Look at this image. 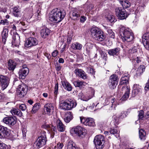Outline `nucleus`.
Masks as SVG:
<instances>
[{
	"instance_id": "obj_1",
	"label": "nucleus",
	"mask_w": 149,
	"mask_h": 149,
	"mask_svg": "<svg viewBox=\"0 0 149 149\" xmlns=\"http://www.w3.org/2000/svg\"><path fill=\"white\" fill-rule=\"evenodd\" d=\"M65 12L63 10H61L56 8L53 9L50 13L49 19L52 22L58 23L61 21L64 18Z\"/></svg>"
},
{
	"instance_id": "obj_2",
	"label": "nucleus",
	"mask_w": 149,
	"mask_h": 149,
	"mask_svg": "<svg viewBox=\"0 0 149 149\" xmlns=\"http://www.w3.org/2000/svg\"><path fill=\"white\" fill-rule=\"evenodd\" d=\"M60 105L61 109L64 110H70L75 107L77 103L74 100L71 99H68L61 101Z\"/></svg>"
},
{
	"instance_id": "obj_3",
	"label": "nucleus",
	"mask_w": 149,
	"mask_h": 149,
	"mask_svg": "<svg viewBox=\"0 0 149 149\" xmlns=\"http://www.w3.org/2000/svg\"><path fill=\"white\" fill-rule=\"evenodd\" d=\"M47 139L45 135H42L38 137L37 141L33 144V149H38L43 146L46 143Z\"/></svg>"
},
{
	"instance_id": "obj_4",
	"label": "nucleus",
	"mask_w": 149,
	"mask_h": 149,
	"mask_svg": "<svg viewBox=\"0 0 149 149\" xmlns=\"http://www.w3.org/2000/svg\"><path fill=\"white\" fill-rule=\"evenodd\" d=\"M119 36H121V37H134V36L132 31L129 29L124 26L120 28Z\"/></svg>"
},
{
	"instance_id": "obj_5",
	"label": "nucleus",
	"mask_w": 149,
	"mask_h": 149,
	"mask_svg": "<svg viewBox=\"0 0 149 149\" xmlns=\"http://www.w3.org/2000/svg\"><path fill=\"white\" fill-rule=\"evenodd\" d=\"M116 15L118 19L123 20L126 19L128 16L127 12L123 8L121 7L116 8L115 9Z\"/></svg>"
},
{
	"instance_id": "obj_6",
	"label": "nucleus",
	"mask_w": 149,
	"mask_h": 149,
	"mask_svg": "<svg viewBox=\"0 0 149 149\" xmlns=\"http://www.w3.org/2000/svg\"><path fill=\"white\" fill-rule=\"evenodd\" d=\"M80 119L81 123L85 125L90 127H93L95 125L94 120L92 118L80 116Z\"/></svg>"
},
{
	"instance_id": "obj_7",
	"label": "nucleus",
	"mask_w": 149,
	"mask_h": 149,
	"mask_svg": "<svg viewBox=\"0 0 149 149\" xmlns=\"http://www.w3.org/2000/svg\"><path fill=\"white\" fill-rule=\"evenodd\" d=\"M90 31L92 37H104V36L103 31L98 27L93 26L91 29Z\"/></svg>"
},
{
	"instance_id": "obj_8",
	"label": "nucleus",
	"mask_w": 149,
	"mask_h": 149,
	"mask_svg": "<svg viewBox=\"0 0 149 149\" xmlns=\"http://www.w3.org/2000/svg\"><path fill=\"white\" fill-rule=\"evenodd\" d=\"M104 138L103 135H99L96 136L94 140V143L97 149H102L104 147L103 144L102 145V141H104Z\"/></svg>"
},
{
	"instance_id": "obj_9",
	"label": "nucleus",
	"mask_w": 149,
	"mask_h": 149,
	"mask_svg": "<svg viewBox=\"0 0 149 149\" xmlns=\"http://www.w3.org/2000/svg\"><path fill=\"white\" fill-rule=\"evenodd\" d=\"M118 81V76L116 74H112L110 77L109 85L110 88L113 89L117 85Z\"/></svg>"
},
{
	"instance_id": "obj_10",
	"label": "nucleus",
	"mask_w": 149,
	"mask_h": 149,
	"mask_svg": "<svg viewBox=\"0 0 149 149\" xmlns=\"http://www.w3.org/2000/svg\"><path fill=\"white\" fill-rule=\"evenodd\" d=\"M86 130L83 127L81 126H77L73 127L71 130V131L74 132L79 136L81 135H84L86 133Z\"/></svg>"
},
{
	"instance_id": "obj_11",
	"label": "nucleus",
	"mask_w": 149,
	"mask_h": 149,
	"mask_svg": "<svg viewBox=\"0 0 149 149\" xmlns=\"http://www.w3.org/2000/svg\"><path fill=\"white\" fill-rule=\"evenodd\" d=\"M29 72V69L26 65H24L22 68L19 70L18 73L19 78L22 79H24L28 75Z\"/></svg>"
},
{
	"instance_id": "obj_12",
	"label": "nucleus",
	"mask_w": 149,
	"mask_h": 149,
	"mask_svg": "<svg viewBox=\"0 0 149 149\" xmlns=\"http://www.w3.org/2000/svg\"><path fill=\"white\" fill-rule=\"evenodd\" d=\"M9 83V79L6 76H0V84L3 89L6 88Z\"/></svg>"
},
{
	"instance_id": "obj_13",
	"label": "nucleus",
	"mask_w": 149,
	"mask_h": 149,
	"mask_svg": "<svg viewBox=\"0 0 149 149\" xmlns=\"http://www.w3.org/2000/svg\"><path fill=\"white\" fill-rule=\"evenodd\" d=\"M38 43V42L36 38H28L26 41L25 46L28 48L36 45Z\"/></svg>"
},
{
	"instance_id": "obj_14",
	"label": "nucleus",
	"mask_w": 149,
	"mask_h": 149,
	"mask_svg": "<svg viewBox=\"0 0 149 149\" xmlns=\"http://www.w3.org/2000/svg\"><path fill=\"white\" fill-rule=\"evenodd\" d=\"M7 127L0 125V138H3L10 135V132Z\"/></svg>"
},
{
	"instance_id": "obj_15",
	"label": "nucleus",
	"mask_w": 149,
	"mask_h": 149,
	"mask_svg": "<svg viewBox=\"0 0 149 149\" xmlns=\"http://www.w3.org/2000/svg\"><path fill=\"white\" fill-rule=\"evenodd\" d=\"M3 122L9 125H13L16 123V119L15 117H8L4 118Z\"/></svg>"
},
{
	"instance_id": "obj_16",
	"label": "nucleus",
	"mask_w": 149,
	"mask_h": 149,
	"mask_svg": "<svg viewBox=\"0 0 149 149\" xmlns=\"http://www.w3.org/2000/svg\"><path fill=\"white\" fill-rule=\"evenodd\" d=\"M20 91V95H21V97H24L28 91V87L25 84H22L19 85L18 88Z\"/></svg>"
},
{
	"instance_id": "obj_17",
	"label": "nucleus",
	"mask_w": 149,
	"mask_h": 149,
	"mask_svg": "<svg viewBox=\"0 0 149 149\" xmlns=\"http://www.w3.org/2000/svg\"><path fill=\"white\" fill-rule=\"evenodd\" d=\"M91 92L92 95L90 96H88V95H85L83 93H80L78 95L79 98L83 101H87L94 96L95 91L94 90H92Z\"/></svg>"
},
{
	"instance_id": "obj_18",
	"label": "nucleus",
	"mask_w": 149,
	"mask_h": 149,
	"mask_svg": "<svg viewBox=\"0 0 149 149\" xmlns=\"http://www.w3.org/2000/svg\"><path fill=\"white\" fill-rule=\"evenodd\" d=\"M74 72L76 75L83 79H85L87 77V76L86 73L81 69H76L74 71Z\"/></svg>"
},
{
	"instance_id": "obj_19",
	"label": "nucleus",
	"mask_w": 149,
	"mask_h": 149,
	"mask_svg": "<svg viewBox=\"0 0 149 149\" xmlns=\"http://www.w3.org/2000/svg\"><path fill=\"white\" fill-rule=\"evenodd\" d=\"M44 109L46 113L48 115H50L51 112L54 111V107L51 103L46 104L44 106Z\"/></svg>"
},
{
	"instance_id": "obj_20",
	"label": "nucleus",
	"mask_w": 149,
	"mask_h": 149,
	"mask_svg": "<svg viewBox=\"0 0 149 149\" xmlns=\"http://www.w3.org/2000/svg\"><path fill=\"white\" fill-rule=\"evenodd\" d=\"M122 90L123 91H125V93L124 95L122 97L121 99L122 100L125 101L129 97L130 92V88L128 86H124L123 87Z\"/></svg>"
},
{
	"instance_id": "obj_21",
	"label": "nucleus",
	"mask_w": 149,
	"mask_h": 149,
	"mask_svg": "<svg viewBox=\"0 0 149 149\" xmlns=\"http://www.w3.org/2000/svg\"><path fill=\"white\" fill-rule=\"evenodd\" d=\"M8 64V70L11 71H13L14 70L17 65L16 62L14 61L11 59H10L9 60Z\"/></svg>"
},
{
	"instance_id": "obj_22",
	"label": "nucleus",
	"mask_w": 149,
	"mask_h": 149,
	"mask_svg": "<svg viewBox=\"0 0 149 149\" xmlns=\"http://www.w3.org/2000/svg\"><path fill=\"white\" fill-rule=\"evenodd\" d=\"M50 30L48 29L43 27H42L40 31V35L42 37H45L50 34Z\"/></svg>"
},
{
	"instance_id": "obj_23",
	"label": "nucleus",
	"mask_w": 149,
	"mask_h": 149,
	"mask_svg": "<svg viewBox=\"0 0 149 149\" xmlns=\"http://www.w3.org/2000/svg\"><path fill=\"white\" fill-rule=\"evenodd\" d=\"M73 118V116L71 112H68L66 113L64 117V120L66 123H69Z\"/></svg>"
},
{
	"instance_id": "obj_24",
	"label": "nucleus",
	"mask_w": 149,
	"mask_h": 149,
	"mask_svg": "<svg viewBox=\"0 0 149 149\" xmlns=\"http://www.w3.org/2000/svg\"><path fill=\"white\" fill-rule=\"evenodd\" d=\"M56 123L58 130L61 132L64 131L65 130V126L62 122L60 120L58 119Z\"/></svg>"
},
{
	"instance_id": "obj_25",
	"label": "nucleus",
	"mask_w": 149,
	"mask_h": 149,
	"mask_svg": "<svg viewBox=\"0 0 149 149\" xmlns=\"http://www.w3.org/2000/svg\"><path fill=\"white\" fill-rule=\"evenodd\" d=\"M120 49L116 48L114 49H110L109 50L108 53L111 56L118 55L119 53Z\"/></svg>"
},
{
	"instance_id": "obj_26",
	"label": "nucleus",
	"mask_w": 149,
	"mask_h": 149,
	"mask_svg": "<svg viewBox=\"0 0 149 149\" xmlns=\"http://www.w3.org/2000/svg\"><path fill=\"white\" fill-rule=\"evenodd\" d=\"M62 85L64 88L68 91H70L72 90V88L71 84L66 81H62Z\"/></svg>"
},
{
	"instance_id": "obj_27",
	"label": "nucleus",
	"mask_w": 149,
	"mask_h": 149,
	"mask_svg": "<svg viewBox=\"0 0 149 149\" xmlns=\"http://www.w3.org/2000/svg\"><path fill=\"white\" fill-rule=\"evenodd\" d=\"M13 115H16L21 117L22 116V113L20 110L18 109L12 108L10 111Z\"/></svg>"
},
{
	"instance_id": "obj_28",
	"label": "nucleus",
	"mask_w": 149,
	"mask_h": 149,
	"mask_svg": "<svg viewBox=\"0 0 149 149\" xmlns=\"http://www.w3.org/2000/svg\"><path fill=\"white\" fill-rule=\"evenodd\" d=\"M119 2L123 8H127L130 6V3L127 0H120Z\"/></svg>"
},
{
	"instance_id": "obj_29",
	"label": "nucleus",
	"mask_w": 149,
	"mask_h": 149,
	"mask_svg": "<svg viewBox=\"0 0 149 149\" xmlns=\"http://www.w3.org/2000/svg\"><path fill=\"white\" fill-rule=\"evenodd\" d=\"M87 84L83 81H74V84L76 87H79L80 88H82Z\"/></svg>"
},
{
	"instance_id": "obj_30",
	"label": "nucleus",
	"mask_w": 149,
	"mask_h": 149,
	"mask_svg": "<svg viewBox=\"0 0 149 149\" xmlns=\"http://www.w3.org/2000/svg\"><path fill=\"white\" fill-rule=\"evenodd\" d=\"M41 9L40 7H39L38 9L37 10L36 13H34V14L32 16V17H35V19H34V20L37 21V20H39L40 18L41 13L40 11Z\"/></svg>"
},
{
	"instance_id": "obj_31",
	"label": "nucleus",
	"mask_w": 149,
	"mask_h": 149,
	"mask_svg": "<svg viewBox=\"0 0 149 149\" xmlns=\"http://www.w3.org/2000/svg\"><path fill=\"white\" fill-rule=\"evenodd\" d=\"M129 79V77L127 76H123L120 79V84L121 85L127 84L128 82Z\"/></svg>"
},
{
	"instance_id": "obj_32",
	"label": "nucleus",
	"mask_w": 149,
	"mask_h": 149,
	"mask_svg": "<svg viewBox=\"0 0 149 149\" xmlns=\"http://www.w3.org/2000/svg\"><path fill=\"white\" fill-rule=\"evenodd\" d=\"M139 136L140 139L142 141L144 140L146 138V133L143 129L139 130Z\"/></svg>"
},
{
	"instance_id": "obj_33",
	"label": "nucleus",
	"mask_w": 149,
	"mask_h": 149,
	"mask_svg": "<svg viewBox=\"0 0 149 149\" xmlns=\"http://www.w3.org/2000/svg\"><path fill=\"white\" fill-rule=\"evenodd\" d=\"M145 67L143 65H140L139 67L137 70L136 71V74L137 76H139L143 73L145 71Z\"/></svg>"
},
{
	"instance_id": "obj_34",
	"label": "nucleus",
	"mask_w": 149,
	"mask_h": 149,
	"mask_svg": "<svg viewBox=\"0 0 149 149\" xmlns=\"http://www.w3.org/2000/svg\"><path fill=\"white\" fill-rule=\"evenodd\" d=\"M142 41L146 48L149 50V38H142Z\"/></svg>"
},
{
	"instance_id": "obj_35",
	"label": "nucleus",
	"mask_w": 149,
	"mask_h": 149,
	"mask_svg": "<svg viewBox=\"0 0 149 149\" xmlns=\"http://www.w3.org/2000/svg\"><path fill=\"white\" fill-rule=\"evenodd\" d=\"M40 104L39 103H36L33 107L31 112L32 113H35L40 109Z\"/></svg>"
},
{
	"instance_id": "obj_36",
	"label": "nucleus",
	"mask_w": 149,
	"mask_h": 149,
	"mask_svg": "<svg viewBox=\"0 0 149 149\" xmlns=\"http://www.w3.org/2000/svg\"><path fill=\"white\" fill-rule=\"evenodd\" d=\"M80 13L79 11H72L71 14L72 19L74 20L77 19L78 18L80 17Z\"/></svg>"
},
{
	"instance_id": "obj_37",
	"label": "nucleus",
	"mask_w": 149,
	"mask_h": 149,
	"mask_svg": "<svg viewBox=\"0 0 149 149\" xmlns=\"http://www.w3.org/2000/svg\"><path fill=\"white\" fill-rule=\"evenodd\" d=\"M71 47L74 49L80 50L82 47V45L78 42H76L73 43Z\"/></svg>"
},
{
	"instance_id": "obj_38",
	"label": "nucleus",
	"mask_w": 149,
	"mask_h": 149,
	"mask_svg": "<svg viewBox=\"0 0 149 149\" xmlns=\"http://www.w3.org/2000/svg\"><path fill=\"white\" fill-rule=\"evenodd\" d=\"M12 45L15 47H18L20 43V38L16 39V38H13L12 42Z\"/></svg>"
},
{
	"instance_id": "obj_39",
	"label": "nucleus",
	"mask_w": 149,
	"mask_h": 149,
	"mask_svg": "<svg viewBox=\"0 0 149 149\" xmlns=\"http://www.w3.org/2000/svg\"><path fill=\"white\" fill-rule=\"evenodd\" d=\"M67 149H76L75 145L71 141H69L68 143Z\"/></svg>"
},
{
	"instance_id": "obj_40",
	"label": "nucleus",
	"mask_w": 149,
	"mask_h": 149,
	"mask_svg": "<svg viewBox=\"0 0 149 149\" xmlns=\"http://www.w3.org/2000/svg\"><path fill=\"white\" fill-rule=\"evenodd\" d=\"M13 14L14 16L18 17L20 15V12L17 7H14L13 9Z\"/></svg>"
},
{
	"instance_id": "obj_41",
	"label": "nucleus",
	"mask_w": 149,
	"mask_h": 149,
	"mask_svg": "<svg viewBox=\"0 0 149 149\" xmlns=\"http://www.w3.org/2000/svg\"><path fill=\"white\" fill-rule=\"evenodd\" d=\"M111 103H112V105L111 108H110V110H112L113 109L115 110V108L116 107V102H115V99L114 98H112L111 100Z\"/></svg>"
},
{
	"instance_id": "obj_42",
	"label": "nucleus",
	"mask_w": 149,
	"mask_h": 149,
	"mask_svg": "<svg viewBox=\"0 0 149 149\" xmlns=\"http://www.w3.org/2000/svg\"><path fill=\"white\" fill-rule=\"evenodd\" d=\"M58 84L57 83L55 84L54 90V95L55 97H56L58 93Z\"/></svg>"
},
{
	"instance_id": "obj_43",
	"label": "nucleus",
	"mask_w": 149,
	"mask_h": 149,
	"mask_svg": "<svg viewBox=\"0 0 149 149\" xmlns=\"http://www.w3.org/2000/svg\"><path fill=\"white\" fill-rule=\"evenodd\" d=\"M8 30L6 28H4L1 33L2 37H7L8 35Z\"/></svg>"
},
{
	"instance_id": "obj_44",
	"label": "nucleus",
	"mask_w": 149,
	"mask_h": 149,
	"mask_svg": "<svg viewBox=\"0 0 149 149\" xmlns=\"http://www.w3.org/2000/svg\"><path fill=\"white\" fill-rule=\"evenodd\" d=\"M108 20L111 22H114L116 21V20L115 19L114 16L112 15H109L107 17Z\"/></svg>"
},
{
	"instance_id": "obj_45",
	"label": "nucleus",
	"mask_w": 149,
	"mask_h": 149,
	"mask_svg": "<svg viewBox=\"0 0 149 149\" xmlns=\"http://www.w3.org/2000/svg\"><path fill=\"white\" fill-rule=\"evenodd\" d=\"M127 111H123L119 116L120 118L123 119L125 118L127 115Z\"/></svg>"
},
{
	"instance_id": "obj_46",
	"label": "nucleus",
	"mask_w": 149,
	"mask_h": 149,
	"mask_svg": "<svg viewBox=\"0 0 149 149\" xmlns=\"http://www.w3.org/2000/svg\"><path fill=\"white\" fill-rule=\"evenodd\" d=\"M125 43L131 42L133 40V38H120Z\"/></svg>"
},
{
	"instance_id": "obj_47",
	"label": "nucleus",
	"mask_w": 149,
	"mask_h": 149,
	"mask_svg": "<svg viewBox=\"0 0 149 149\" xmlns=\"http://www.w3.org/2000/svg\"><path fill=\"white\" fill-rule=\"evenodd\" d=\"M139 119L142 120L144 116V111L143 110H141L139 111L138 115Z\"/></svg>"
},
{
	"instance_id": "obj_48",
	"label": "nucleus",
	"mask_w": 149,
	"mask_h": 149,
	"mask_svg": "<svg viewBox=\"0 0 149 149\" xmlns=\"http://www.w3.org/2000/svg\"><path fill=\"white\" fill-rule=\"evenodd\" d=\"M9 22L6 19H2L1 20L0 24L3 25H8Z\"/></svg>"
},
{
	"instance_id": "obj_49",
	"label": "nucleus",
	"mask_w": 149,
	"mask_h": 149,
	"mask_svg": "<svg viewBox=\"0 0 149 149\" xmlns=\"http://www.w3.org/2000/svg\"><path fill=\"white\" fill-rule=\"evenodd\" d=\"M109 132L111 133V134H113V135H115L118 134V131L116 129H112L110 128L109 129Z\"/></svg>"
},
{
	"instance_id": "obj_50",
	"label": "nucleus",
	"mask_w": 149,
	"mask_h": 149,
	"mask_svg": "<svg viewBox=\"0 0 149 149\" xmlns=\"http://www.w3.org/2000/svg\"><path fill=\"white\" fill-rule=\"evenodd\" d=\"M8 147L6 145L0 142V149H8Z\"/></svg>"
},
{
	"instance_id": "obj_51",
	"label": "nucleus",
	"mask_w": 149,
	"mask_h": 149,
	"mask_svg": "<svg viewBox=\"0 0 149 149\" xmlns=\"http://www.w3.org/2000/svg\"><path fill=\"white\" fill-rule=\"evenodd\" d=\"M107 32L109 37H113L114 36V34L111 29H108L107 30Z\"/></svg>"
},
{
	"instance_id": "obj_52",
	"label": "nucleus",
	"mask_w": 149,
	"mask_h": 149,
	"mask_svg": "<svg viewBox=\"0 0 149 149\" xmlns=\"http://www.w3.org/2000/svg\"><path fill=\"white\" fill-rule=\"evenodd\" d=\"M101 57L105 61L107 60V54L106 53L103 52H102L101 54Z\"/></svg>"
},
{
	"instance_id": "obj_53",
	"label": "nucleus",
	"mask_w": 149,
	"mask_h": 149,
	"mask_svg": "<svg viewBox=\"0 0 149 149\" xmlns=\"http://www.w3.org/2000/svg\"><path fill=\"white\" fill-rule=\"evenodd\" d=\"M119 117H118L115 116L114 117V120L115 122L114 124L115 125H118L120 122L119 121Z\"/></svg>"
},
{
	"instance_id": "obj_54",
	"label": "nucleus",
	"mask_w": 149,
	"mask_h": 149,
	"mask_svg": "<svg viewBox=\"0 0 149 149\" xmlns=\"http://www.w3.org/2000/svg\"><path fill=\"white\" fill-rule=\"evenodd\" d=\"M19 108L22 111H24L26 109V107L25 104H22L19 105Z\"/></svg>"
},
{
	"instance_id": "obj_55",
	"label": "nucleus",
	"mask_w": 149,
	"mask_h": 149,
	"mask_svg": "<svg viewBox=\"0 0 149 149\" xmlns=\"http://www.w3.org/2000/svg\"><path fill=\"white\" fill-rule=\"evenodd\" d=\"M87 19L86 17L83 15L81 16L80 19V22L81 23H84Z\"/></svg>"
},
{
	"instance_id": "obj_56",
	"label": "nucleus",
	"mask_w": 149,
	"mask_h": 149,
	"mask_svg": "<svg viewBox=\"0 0 149 149\" xmlns=\"http://www.w3.org/2000/svg\"><path fill=\"white\" fill-rule=\"evenodd\" d=\"M6 8L5 7H3L2 6V5H0V12H3L5 13L6 12Z\"/></svg>"
},
{
	"instance_id": "obj_57",
	"label": "nucleus",
	"mask_w": 149,
	"mask_h": 149,
	"mask_svg": "<svg viewBox=\"0 0 149 149\" xmlns=\"http://www.w3.org/2000/svg\"><path fill=\"white\" fill-rule=\"evenodd\" d=\"M61 66L60 64H59L58 63H56L55 65V68L56 70L59 71L61 69Z\"/></svg>"
},
{
	"instance_id": "obj_58",
	"label": "nucleus",
	"mask_w": 149,
	"mask_h": 149,
	"mask_svg": "<svg viewBox=\"0 0 149 149\" xmlns=\"http://www.w3.org/2000/svg\"><path fill=\"white\" fill-rule=\"evenodd\" d=\"M58 53V52L57 50H55L52 53V56L54 57H56L57 56Z\"/></svg>"
},
{
	"instance_id": "obj_59",
	"label": "nucleus",
	"mask_w": 149,
	"mask_h": 149,
	"mask_svg": "<svg viewBox=\"0 0 149 149\" xmlns=\"http://www.w3.org/2000/svg\"><path fill=\"white\" fill-rule=\"evenodd\" d=\"M145 89L146 91H149V81H148L146 83V85L145 87Z\"/></svg>"
},
{
	"instance_id": "obj_60",
	"label": "nucleus",
	"mask_w": 149,
	"mask_h": 149,
	"mask_svg": "<svg viewBox=\"0 0 149 149\" xmlns=\"http://www.w3.org/2000/svg\"><path fill=\"white\" fill-rule=\"evenodd\" d=\"M57 146L58 149H61L63 145V143H59L57 144Z\"/></svg>"
},
{
	"instance_id": "obj_61",
	"label": "nucleus",
	"mask_w": 149,
	"mask_h": 149,
	"mask_svg": "<svg viewBox=\"0 0 149 149\" xmlns=\"http://www.w3.org/2000/svg\"><path fill=\"white\" fill-rule=\"evenodd\" d=\"M88 71L89 73L91 74H93L94 73V70L91 68H88Z\"/></svg>"
},
{
	"instance_id": "obj_62",
	"label": "nucleus",
	"mask_w": 149,
	"mask_h": 149,
	"mask_svg": "<svg viewBox=\"0 0 149 149\" xmlns=\"http://www.w3.org/2000/svg\"><path fill=\"white\" fill-rule=\"evenodd\" d=\"M140 89L139 88H135L134 89V90L133 91V92L135 94H136L140 92Z\"/></svg>"
},
{
	"instance_id": "obj_63",
	"label": "nucleus",
	"mask_w": 149,
	"mask_h": 149,
	"mask_svg": "<svg viewBox=\"0 0 149 149\" xmlns=\"http://www.w3.org/2000/svg\"><path fill=\"white\" fill-rule=\"evenodd\" d=\"M42 127L45 129L49 130L50 128L49 125L48 124H45L42 125Z\"/></svg>"
},
{
	"instance_id": "obj_64",
	"label": "nucleus",
	"mask_w": 149,
	"mask_h": 149,
	"mask_svg": "<svg viewBox=\"0 0 149 149\" xmlns=\"http://www.w3.org/2000/svg\"><path fill=\"white\" fill-rule=\"evenodd\" d=\"M44 55L47 58L48 60L51 59V56L50 54L47 53H45L44 54Z\"/></svg>"
}]
</instances>
